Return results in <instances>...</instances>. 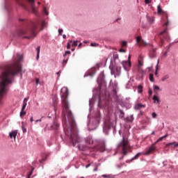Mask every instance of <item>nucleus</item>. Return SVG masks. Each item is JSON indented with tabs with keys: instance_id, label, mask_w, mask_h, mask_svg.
Segmentation results:
<instances>
[{
	"instance_id": "1",
	"label": "nucleus",
	"mask_w": 178,
	"mask_h": 178,
	"mask_svg": "<svg viewBox=\"0 0 178 178\" xmlns=\"http://www.w3.org/2000/svg\"><path fill=\"white\" fill-rule=\"evenodd\" d=\"M22 60L23 56H18V59L15 60L14 63L0 67L3 70L0 76V100L2 99V97L5 95V92H6L8 84L12 83V77L22 71L20 62Z\"/></svg>"
},
{
	"instance_id": "2",
	"label": "nucleus",
	"mask_w": 178,
	"mask_h": 178,
	"mask_svg": "<svg viewBox=\"0 0 178 178\" xmlns=\"http://www.w3.org/2000/svg\"><path fill=\"white\" fill-rule=\"evenodd\" d=\"M60 92L63 111H65L68 120L71 123V127L65 132V134L70 137V140H71L74 147H76V144L80 143V138L77 134V129L76 128V122H74L73 113H72V111L69 108V102L67 101L69 90L67 88L64 87L61 89Z\"/></svg>"
},
{
	"instance_id": "3",
	"label": "nucleus",
	"mask_w": 178,
	"mask_h": 178,
	"mask_svg": "<svg viewBox=\"0 0 178 178\" xmlns=\"http://www.w3.org/2000/svg\"><path fill=\"white\" fill-rule=\"evenodd\" d=\"M19 24L24 26V28L18 32L19 35H25L24 38H34L36 35L35 30L38 26H40V21H37L36 22H31L29 19H19Z\"/></svg>"
},
{
	"instance_id": "4",
	"label": "nucleus",
	"mask_w": 178,
	"mask_h": 178,
	"mask_svg": "<svg viewBox=\"0 0 178 178\" xmlns=\"http://www.w3.org/2000/svg\"><path fill=\"white\" fill-rule=\"evenodd\" d=\"M85 143L89 147L92 145V148H99L102 152L105 151V142L104 141H99L98 140L94 141L92 137L88 136L85 139Z\"/></svg>"
},
{
	"instance_id": "5",
	"label": "nucleus",
	"mask_w": 178,
	"mask_h": 178,
	"mask_svg": "<svg viewBox=\"0 0 178 178\" xmlns=\"http://www.w3.org/2000/svg\"><path fill=\"white\" fill-rule=\"evenodd\" d=\"M118 148L122 151V155H127V152L131 148L129 145V140L127 138L122 137V140L118 144Z\"/></svg>"
},
{
	"instance_id": "6",
	"label": "nucleus",
	"mask_w": 178,
	"mask_h": 178,
	"mask_svg": "<svg viewBox=\"0 0 178 178\" xmlns=\"http://www.w3.org/2000/svg\"><path fill=\"white\" fill-rule=\"evenodd\" d=\"M16 2L23 8V9L27 10V6L26 4L22 3V0H15ZM27 2L30 5V8L31 9L32 13H34L35 15L37 13V8H35V0H27Z\"/></svg>"
},
{
	"instance_id": "7",
	"label": "nucleus",
	"mask_w": 178,
	"mask_h": 178,
	"mask_svg": "<svg viewBox=\"0 0 178 178\" xmlns=\"http://www.w3.org/2000/svg\"><path fill=\"white\" fill-rule=\"evenodd\" d=\"M159 38L161 40V44L165 41H169V35L168 34V29H165L163 31L161 32L159 34Z\"/></svg>"
},
{
	"instance_id": "8",
	"label": "nucleus",
	"mask_w": 178,
	"mask_h": 178,
	"mask_svg": "<svg viewBox=\"0 0 178 178\" xmlns=\"http://www.w3.org/2000/svg\"><path fill=\"white\" fill-rule=\"evenodd\" d=\"M136 42L139 47H147V45H148V43L145 42V41L141 38V36L136 38Z\"/></svg>"
},
{
	"instance_id": "9",
	"label": "nucleus",
	"mask_w": 178,
	"mask_h": 178,
	"mask_svg": "<svg viewBox=\"0 0 178 178\" xmlns=\"http://www.w3.org/2000/svg\"><path fill=\"white\" fill-rule=\"evenodd\" d=\"M151 49L149 51V55L150 58H155L156 56V48L154 47L152 44H149Z\"/></svg>"
},
{
	"instance_id": "10",
	"label": "nucleus",
	"mask_w": 178,
	"mask_h": 178,
	"mask_svg": "<svg viewBox=\"0 0 178 178\" xmlns=\"http://www.w3.org/2000/svg\"><path fill=\"white\" fill-rule=\"evenodd\" d=\"M155 149H156V147H155V144L154 143L147 149L144 155H151V154H152Z\"/></svg>"
},
{
	"instance_id": "11",
	"label": "nucleus",
	"mask_w": 178,
	"mask_h": 178,
	"mask_svg": "<svg viewBox=\"0 0 178 178\" xmlns=\"http://www.w3.org/2000/svg\"><path fill=\"white\" fill-rule=\"evenodd\" d=\"M122 65L125 70H129L131 67V61H123Z\"/></svg>"
},
{
	"instance_id": "12",
	"label": "nucleus",
	"mask_w": 178,
	"mask_h": 178,
	"mask_svg": "<svg viewBox=\"0 0 178 178\" xmlns=\"http://www.w3.org/2000/svg\"><path fill=\"white\" fill-rule=\"evenodd\" d=\"M101 165V163H89L88 164L86 168V169L90 168V166H94V170H93V172H97L98 170V166H99Z\"/></svg>"
},
{
	"instance_id": "13",
	"label": "nucleus",
	"mask_w": 178,
	"mask_h": 178,
	"mask_svg": "<svg viewBox=\"0 0 178 178\" xmlns=\"http://www.w3.org/2000/svg\"><path fill=\"white\" fill-rule=\"evenodd\" d=\"M50 127L51 130H58L59 127V124L56 121H54V122L52 125H51Z\"/></svg>"
},
{
	"instance_id": "14",
	"label": "nucleus",
	"mask_w": 178,
	"mask_h": 178,
	"mask_svg": "<svg viewBox=\"0 0 178 178\" xmlns=\"http://www.w3.org/2000/svg\"><path fill=\"white\" fill-rule=\"evenodd\" d=\"M143 108H145V104L137 103L135 105V109H136V111H140V109H143Z\"/></svg>"
},
{
	"instance_id": "15",
	"label": "nucleus",
	"mask_w": 178,
	"mask_h": 178,
	"mask_svg": "<svg viewBox=\"0 0 178 178\" xmlns=\"http://www.w3.org/2000/svg\"><path fill=\"white\" fill-rule=\"evenodd\" d=\"M10 138H14V140H16V136H17V131H13L9 134Z\"/></svg>"
},
{
	"instance_id": "16",
	"label": "nucleus",
	"mask_w": 178,
	"mask_h": 178,
	"mask_svg": "<svg viewBox=\"0 0 178 178\" xmlns=\"http://www.w3.org/2000/svg\"><path fill=\"white\" fill-rule=\"evenodd\" d=\"M157 13L158 15H162V13H165L162 8H161V5L157 6Z\"/></svg>"
},
{
	"instance_id": "17",
	"label": "nucleus",
	"mask_w": 178,
	"mask_h": 178,
	"mask_svg": "<svg viewBox=\"0 0 178 178\" xmlns=\"http://www.w3.org/2000/svg\"><path fill=\"white\" fill-rule=\"evenodd\" d=\"M153 101H154V104H160L159 97H158L156 95H154Z\"/></svg>"
},
{
	"instance_id": "18",
	"label": "nucleus",
	"mask_w": 178,
	"mask_h": 178,
	"mask_svg": "<svg viewBox=\"0 0 178 178\" xmlns=\"http://www.w3.org/2000/svg\"><path fill=\"white\" fill-rule=\"evenodd\" d=\"M147 21L149 23H150V24H152V23L155 22V18L154 17H147Z\"/></svg>"
},
{
	"instance_id": "19",
	"label": "nucleus",
	"mask_w": 178,
	"mask_h": 178,
	"mask_svg": "<svg viewBox=\"0 0 178 178\" xmlns=\"http://www.w3.org/2000/svg\"><path fill=\"white\" fill-rule=\"evenodd\" d=\"M169 135L168 134H166L164 136H162L161 138H159L155 143L154 145L156 144V143H159V141H162V140H163V138H166V137H168Z\"/></svg>"
},
{
	"instance_id": "20",
	"label": "nucleus",
	"mask_w": 178,
	"mask_h": 178,
	"mask_svg": "<svg viewBox=\"0 0 178 178\" xmlns=\"http://www.w3.org/2000/svg\"><path fill=\"white\" fill-rule=\"evenodd\" d=\"M170 145H173V147H178V143L172 142V143H170L166 144V147H169Z\"/></svg>"
},
{
	"instance_id": "21",
	"label": "nucleus",
	"mask_w": 178,
	"mask_h": 178,
	"mask_svg": "<svg viewBox=\"0 0 178 178\" xmlns=\"http://www.w3.org/2000/svg\"><path fill=\"white\" fill-rule=\"evenodd\" d=\"M41 47L38 46L36 48V51H37V57L36 59H39L40 58V49Z\"/></svg>"
},
{
	"instance_id": "22",
	"label": "nucleus",
	"mask_w": 178,
	"mask_h": 178,
	"mask_svg": "<svg viewBox=\"0 0 178 178\" xmlns=\"http://www.w3.org/2000/svg\"><path fill=\"white\" fill-rule=\"evenodd\" d=\"M140 155H141V153H138L134 157H133L131 159V162L132 161H134L136 159H138V158H140Z\"/></svg>"
},
{
	"instance_id": "23",
	"label": "nucleus",
	"mask_w": 178,
	"mask_h": 178,
	"mask_svg": "<svg viewBox=\"0 0 178 178\" xmlns=\"http://www.w3.org/2000/svg\"><path fill=\"white\" fill-rule=\"evenodd\" d=\"M159 60H158L157 61V65L156 66V71H155V76H158V67H159Z\"/></svg>"
},
{
	"instance_id": "24",
	"label": "nucleus",
	"mask_w": 178,
	"mask_h": 178,
	"mask_svg": "<svg viewBox=\"0 0 178 178\" xmlns=\"http://www.w3.org/2000/svg\"><path fill=\"white\" fill-rule=\"evenodd\" d=\"M24 116H26V111L22 110L20 112V118H24Z\"/></svg>"
},
{
	"instance_id": "25",
	"label": "nucleus",
	"mask_w": 178,
	"mask_h": 178,
	"mask_svg": "<svg viewBox=\"0 0 178 178\" xmlns=\"http://www.w3.org/2000/svg\"><path fill=\"white\" fill-rule=\"evenodd\" d=\"M165 18L167 19V22L164 24V26H168L169 25V18L168 17V14H165Z\"/></svg>"
},
{
	"instance_id": "26",
	"label": "nucleus",
	"mask_w": 178,
	"mask_h": 178,
	"mask_svg": "<svg viewBox=\"0 0 178 178\" xmlns=\"http://www.w3.org/2000/svg\"><path fill=\"white\" fill-rule=\"evenodd\" d=\"M159 90H161V88H159V86L156 85L154 86V90L155 91V92H156V91H159Z\"/></svg>"
},
{
	"instance_id": "27",
	"label": "nucleus",
	"mask_w": 178,
	"mask_h": 178,
	"mask_svg": "<svg viewBox=\"0 0 178 178\" xmlns=\"http://www.w3.org/2000/svg\"><path fill=\"white\" fill-rule=\"evenodd\" d=\"M168 79H169V75H165L162 79H161V81H165V80H168Z\"/></svg>"
},
{
	"instance_id": "28",
	"label": "nucleus",
	"mask_w": 178,
	"mask_h": 178,
	"mask_svg": "<svg viewBox=\"0 0 178 178\" xmlns=\"http://www.w3.org/2000/svg\"><path fill=\"white\" fill-rule=\"evenodd\" d=\"M149 80H150V81H152V83H154V74H149Z\"/></svg>"
},
{
	"instance_id": "29",
	"label": "nucleus",
	"mask_w": 178,
	"mask_h": 178,
	"mask_svg": "<svg viewBox=\"0 0 178 178\" xmlns=\"http://www.w3.org/2000/svg\"><path fill=\"white\" fill-rule=\"evenodd\" d=\"M26 106H27V102H24L23 106H22V111H24V109H26Z\"/></svg>"
},
{
	"instance_id": "30",
	"label": "nucleus",
	"mask_w": 178,
	"mask_h": 178,
	"mask_svg": "<svg viewBox=\"0 0 178 178\" xmlns=\"http://www.w3.org/2000/svg\"><path fill=\"white\" fill-rule=\"evenodd\" d=\"M138 92H143V86L141 85H139L138 86Z\"/></svg>"
},
{
	"instance_id": "31",
	"label": "nucleus",
	"mask_w": 178,
	"mask_h": 178,
	"mask_svg": "<svg viewBox=\"0 0 178 178\" xmlns=\"http://www.w3.org/2000/svg\"><path fill=\"white\" fill-rule=\"evenodd\" d=\"M67 60H69V58H67L66 59L63 60V66H65L66 63H67Z\"/></svg>"
},
{
	"instance_id": "32",
	"label": "nucleus",
	"mask_w": 178,
	"mask_h": 178,
	"mask_svg": "<svg viewBox=\"0 0 178 178\" xmlns=\"http://www.w3.org/2000/svg\"><path fill=\"white\" fill-rule=\"evenodd\" d=\"M22 129L23 133H26L27 131V129H26V127H24L23 122H22Z\"/></svg>"
},
{
	"instance_id": "33",
	"label": "nucleus",
	"mask_w": 178,
	"mask_h": 178,
	"mask_svg": "<svg viewBox=\"0 0 178 178\" xmlns=\"http://www.w3.org/2000/svg\"><path fill=\"white\" fill-rule=\"evenodd\" d=\"M34 170V169L33 168L31 171L29 172V173L28 174V177L27 178H31V175H33V171Z\"/></svg>"
},
{
	"instance_id": "34",
	"label": "nucleus",
	"mask_w": 178,
	"mask_h": 178,
	"mask_svg": "<svg viewBox=\"0 0 178 178\" xmlns=\"http://www.w3.org/2000/svg\"><path fill=\"white\" fill-rule=\"evenodd\" d=\"M152 116L153 119H155L158 116V115L156 113H152Z\"/></svg>"
},
{
	"instance_id": "35",
	"label": "nucleus",
	"mask_w": 178,
	"mask_h": 178,
	"mask_svg": "<svg viewBox=\"0 0 178 178\" xmlns=\"http://www.w3.org/2000/svg\"><path fill=\"white\" fill-rule=\"evenodd\" d=\"M77 42H79V41H74V42H73V43H72V47H77Z\"/></svg>"
},
{
	"instance_id": "36",
	"label": "nucleus",
	"mask_w": 178,
	"mask_h": 178,
	"mask_svg": "<svg viewBox=\"0 0 178 178\" xmlns=\"http://www.w3.org/2000/svg\"><path fill=\"white\" fill-rule=\"evenodd\" d=\"M67 55H70V51H66L63 56H66Z\"/></svg>"
},
{
	"instance_id": "37",
	"label": "nucleus",
	"mask_w": 178,
	"mask_h": 178,
	"mask_svg": "<svg viewBox=\"0 0 178 178\" xmlns=\"http://www.w3.org/2000/svg\"><path fill=\"white\" fill-rule=\"evenodd\" d=\"M62 33H63V29H58L59 35H62Z\"/></svg>"
},
{
	"instance_id": "38",
	"label": "nucleus",
	"mask_w": 178,
	"mask_h": 178,
	"mask_svg": "<svg viewBox=\"0 0 178 178\" xmlns=\"http://www.w3.org/2000/svg\"><path fill=\"white\" fill-rule=\"evenodd\" d=\"M44 14L47 16V15H49V13H48V11H47V8H44Z\"/></svg>"
},
{
	"instance_id": "39",
	"label": "nucleus",
	"mask_w": 178,
	"mask_h": 178,
	"mask_svg": "<svg viewBox=\"0 0 178 178\" xmlns=\"http://www.w3.org/2000/svg\"><path fill=\"white\" fill-rule=\"evenodd\" d=\"M90 46L91 47H98V44H97V43H91Z\"/></svg>"
},
{
	"instance_id": "40",
	"label": "nucleus",
	"mask_w": 178,
	"mask_h": 178,
	"mask_svg": "<svg viewBox=\"0 0 178 178\" xmlns=\"http://www.w3.org/2000/svg\"><path fill=\"white\" fill-rule=\"evenodd\" d=\"M122 47H126V45H127V42L126 41L122 42Z\"/></svg>"
},
{
	"instance_id": "41",
	"label": "nucleus",
	"mask_w": 178,
	"mask_h": 178,
	"mask_svg": "<svg viewBox=\"0 0 178 178\" xmlns=\"http://www.w3.org/2000/svg\"><path fill=\"white\" fill-rule=\"evenodd\" d=\"M120 118H124V113H123V111H120Z\"/></svg>"
},
{
	"instance_id": "42",
	"label": "nucleus",
	"mask_w": 178,
	"mask_h": 178,
	"mask_svg": "<svg viewBox=\"0 0 178 178\" xmlns=\"http://www.w3.org/2000/svg\"><path fill=\"white\" fill-rule=\"evenodd\" d=\"M145 3H151V0H145Z\"/></svg>"
},
{
	"instance_id": "43",
	"label": "nucleus",
	"mask_w": 178,
	"mask_h": 178,
	"mask_svg": "<svg viewBox=\"0 0 178 178\" xmlns=\"http://www.w3.org/2000/svg\"><path fill=\"white\" fill-rule=\"evenodd\" d=\"M42 27H44L45 26V22L42 21L41 23Z\"/></svg>"
},
{
	"instance_id": "44",
	"label": "nucleus",
	"mask_w": 178,
	"mask_h": 178,
	"mask_svg": "<svg viewBox=\"0 0 178 178\" xmlns=\"http://www.w3.org/2000/svg\"><path fill=\"white\" fill-rule=\"evenodd\" d=\"M67 49H70V43H67Z\"/></svg>"
},
{
	"instance_id": "45",
	"label": "nucleus",
	"mask_w": 178,
	"mask_h": 178,
	"mask_svg": "<svg viewBox=\"0 0 178 178\" xmlns=\"http://www.w3.org/2000/svg\"><path fill=\"white\" fill-rule=\"evenodd\" d=\"M102 177H106V178L109 177V176H108V175H102Z\"/></svg>"
},
{
	"instance_id": "46",
	"label": "nucleus",
	"mask_w": 178,
	"mask_h": 178,
	"mask_svg": "<svg viewBox=\"0 0 178 178\" xmlns=\"http://www.w3.org/2000/svg\"><path fill=\"white\" fill-rule=\"evenodd\" d=\"M130 59H131V55H129V57H128V62H131Z\"/></svg>"
},
{
	"instance_id": "47",
	"label": "nucleus",
	"mask_w": 178,
	"mask_h": 178,
	"mask_svg": "<svg viewBox=\"0 0 178 178\" xmlns=\"http://www.w3.org/2000/svg\"><path fill=\"white\" fill-rule=\"evenodd\" d=\"M119 70H120V67H117L116 68V72H118V74H119Z\"/></svg>"
},
{
	"instance_id": "48",
	"label": "nucleus",
	"mask_w": 178,
	"mask_h": 178,
	"mask_svg": "<svg viewBox=\"0 0 178 178\" xmlns=\"http://www.w3.org/2000/svg\"><path fill=\"white\" fill-rule=\"evenodd\" d=\"M35 81H36V84H38V83H40V79H36Z\"/></svg>"
},
{
	"instance_id": "49",
	"label": "nucleus",
	"mask_w": 178,
	"mask_h": 178,
	"mask_svg": "<svg viewBox=\"0 0 178 178\" xmlns=\"http://www.w3.org/2000/svg\"><path fill=\"white\" fill-rule=\"evenodd\" d=\"M149 95H152V90H149Z\"/></svg>"
},
{
	"instance_id": "50",
	"label": "nucleus",
	"mask_w": 178,
	"mask_h": 178,
	"mask_svg": "<svg viewBox=\"0 0 178 178\" xmlns=\"http://www.w3.org/2000/svg\"><path fill=\"white\" fill-rule=\"evenodd\" d=\"M30 121H31V123H33V122H34V120L33 119V117L31 118Z\"/></svg>"
},
{
	"instance_id": "51",
	"label": "nucleus",
	"mask_w": 178,
	"mask_h": 178,
	"mask_svg": "<svg viewBox=\"0 0 178 178\" xmlns=\"http://www.w3.org/2000/svg\"><path fill=\"white\" fill-rule=\"evenodd\" d=\"M42 121V120L41 119H40V120H35V123H37L38 122H41Z\"/></svg>"
},
{
	"instance_id": "52",
	"label": "nucleus",
	"mask_w": 178,
	"mask_h": 178,
	"mask_svg": "<svg viewBox=\"0 0 178 178\" xmlns=\"http://www.w3.org/2000/svg\"><path fill=\"white\" fill-rule=\"evenodd\" d=\"M111 74H115V71H113V70H111Z\"/></svg>"
},
{
	"instance_id": "53",
	"label": "nucleus",
	"mask_w": 178,
	"mask_h": 178,
	"mask_svg": "<svg viewBox=\"0 0 178 178\" xmlns=\"http://www.w3.org/2000/svg\"><path fill=\"white\" fill-rule=\"evenodd\" d=\"M152 136H154V135H155V131H152Z\"/></svg>"
},
{
	"instance_id": "54",
	"label": "nucleus",
	"mask_w": 178,
	"mask_h": 178,
	"mask_svg": "<svg viewBox=\"0 0 178 178\" xmlns=\"http://www.w3.org/2000/svg\"><path fill=\"white\" fill-rule=\"evenodd\" d=\"M63 38L64 39H66V35H63Z\"/></svg>"
},
{
	"instance_id": "55",
	"label": "nucleus",
	"mask_w": 178,
	"mask_h": 178,
	"mask_svg": "<svg viewBox=\"0 0 178 178\" xmlns=\"http://www.w3.org/2000/svg\"><path fill=\"white\" fill-rule=\"evenodd\" d=\"M139 66H143V63H141V62L139 61Z\"/></svg>"
},
{
	"instance_id": "56",
	"label": "nucleus",
	"mask_w": 178,
	"mask_h": 178,
	"mask_svg": "<svg viewBox=\"0 0 178 178\" xmlns=\"http://www.w3.org/2000/svg\"><path fill=\"white\" fill-rule=\"evenodd\" d=\"M166 55H168V53H167V52H165L164 54H163V56H166Z\"/></svg>"
},
{
	"instance_id": "57",
	"label": "nucleus",
	"mask_w": 178,
	"mask_h": 178,
	"mask_svg": "<svg viewBox=\"0 0 178 178\" xmlns=\"http://www.w3.org/2000/svg\"><path fill=\"white\" fill-rule=\"evenodd\" d=\"M24 102H27V99L25 98V99H24Z\"/></svg>"
},
{
	"instance_id": "58",
	"label": "nucleus",
	"mask_w": 178,
	"mask_h": 178,
	"mask_svg": "<svg viewBox=\"0 0 178 178\" xmlns=\"http://www.w3.org/2000/svg\"><path fill=\"white\" fill-rule=\"evenodd\" d=\"M81 45H83V43H80V44H79V47H81Z\"/></svg>"
},
{
	"instance_id": "59",
	"label": "nucleus",
	"mask_w": 178,
	"mask_h": 178,
	"mask_svg": "<svg viewBox=\"0 0 178 178\" xmlns=\"http://www.w3.org/2000/svg\"><path fill=\"white\" fill-rule=\"evenodd\" d=\"M57 74H58V75L60 74V71H59L58 72H57Z\"/></svg>"
},
{
	"instance_id": "60",
	"label": "nucleus",
	"mask_w": 178,
	"mask_h": 178,
	"mask_svg": "<svg viewBox=\"0 0 178 178\" xmlns=\"http://www.w3.org/2000/svg\"><path fill=\"white\" fill-rule=\"evenodd\" d=\"M38 5H41V3L40 2H38Z\"/></svg>"
},
{
	"instance_id": "61",
	"label": "nucleus",
	"mask_w": 178,
	"mask_h": 178,
	"mask_svg": "<svg viewBox=\"0 0 178 178\" xmlns=\"http://www.w3.org/2000/svg\"><path fill=\"white\" fill-rule=\"evenodd\" d=\"M120 159H123V156L120 157Z\"/></svg>"
},
{
	"instance_id": "62",
	"label": "nucleus",
	"mask_w": 178,
	"mask_h": 178,
	"mask_svg": "<svg viewBox=\"0 0 178 178\" xmlns=\"http://www.w3.org/2000/svg\"><path fill=\"white\" fill-rule=\"evenodd\" d=\"M72 51H74V49H72Z\"/></svg>"
},
{
	"instance_id": "63",
	"label": "nucleus",
	"mask_w": 178,
	"mask_h": 178,
	"mask_svg": "<svg viewBox=\"0 0 178 178\" xmlns=\"http://www.w3.org/2000/svg\"><path fill=\"white\" fill-rule=\"evenodd\" d=\"M84 42L86 44L87 42L84 41Z\"/></svg>"
},
{
	"instance_id": "64",
	"label": "nucleus",
	"mask_w": 178,
	"mask_h": 178,
	"mask_svg": "<svg viewBox=\"0 0 178 178\" xmlns=\"http://www.w3.org/2000/svg\"><path fill=\"white\" fill-rule=\"evenodd\" d=\"M70 42H72V41L71 40Z\"/></svg>"
}]
</instances>
